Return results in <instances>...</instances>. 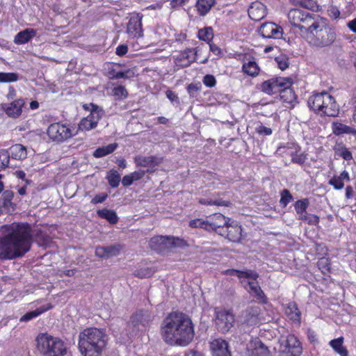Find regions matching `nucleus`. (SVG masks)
Here are the masks:
<instances>
[{
  "instance_id": "1",
  "label": "nucleus",
  "mask_w": 356,
  "mask_h": 356,
  "mask_svg": "<svg viewBox=\"0 0 356 356\" xmlns=\"http://www.w3.org/2000/svg\"><path fill=\"white\" fill-rule=\"evenodd\" d=\"M0 232L1 260L20 257L30 250L33 236L28 223L4 225L1 227Z\"/></svg>"
},
{
  "instance_id": "16",
  "label": "nucleus",
  "mask_w": 356,
  "mask_h": 356,
  "mask_svg": "<svg viewBox=\"0 0 356 356\" xmlns=\"http://www.w3.org/2000/svg\"><path fill=\"white\" fill-rule=\"evenodd\" d=\"M259 33L265 38H280L282 35V29L273 22L263 23L259 29Z\"/></svg>"
},
{
  "instance_id": "46",
  "label": "nucleus",
  "mask_w": 356,
  "mask_h": 356,
  "mask_svg": "<svg viewBox=\"0 0 356 356\" xmlns=\"http://www.w3.org/2000/svg\"><path fill=\"white\" fill-rule=\"evenodd\" d=\"M112 78L115 79H130L135 76V72L133 70L129 69L125 71L114 72H111Z\"/></svg>"
},
{
  "instance_id": "38",
  "label": "nucleus",
  "mask_w": 356,
  "mask_h": 356,
  "mask_svg": "<svg viewBox=\"0 0 356 356\" xmlns=\"http://www.w3.org/2000/svg\"><path fill=\"white\" fill-rule=\"evenodd\" d=\"M197 37L200 40L209 43L213 38V30L211 26H207L198 31Z\"/></svg>"
},
{
  "instance_id": "64",
  "label": "nucleus",
  "mask_w": 356,
  "mask_h": 356,
  "mask_svg": "<svg viewBox=\"0 0 356 356\" xmlns=\"http://www.w3.org/2000/svg\"><path fill=\"white\" fill-rule=\"evenodd\" d=\"M165 94L166 97L172 103H176L177 104L179 103L178 96L173 91L168 90Z\"/></svg>"
},
{
  "instance_id": "44",
  "label": "nucleus",
  "mask_w": 356,
  "mask_h": 356,
  "mask_svg": "<svg viewBox=\"0 0 356 356\" xmlns=\"http://www.w3.org/2000/svg\"><path fill=\"white\" fill-rule=\"evenodd\" d=\"M332 131L333 133L337 136L344 134H350L351 132V127L342 123L336 122L332 124Z\"/></svg>"
},
{
  "instance_id": "14",
  "label": "nucleus",
  "mask_w": 356,
  "mask_h": 356,
  "mask_svg": "<svg viewBox=\"0 0 356 356\" xmlns=\"http://www.w3.org/2000/svg\"><path fill=\"white\" fill-rule=\"evenodd\" d=\"M151 244H159L166 248H186L188 246V243L183 238L175 236H158L152 238Z\"/></svg>"
},
{
  "instance_id": "3",
  "label": "nucleus",
  "mask_w": 356,
  "mask_h": 356,
  "mask_svg": "<svg viewBox=\"0 0 356 356\" xmlns=\"http://www.w3.org/2000/svg\"><path fill=\"white\" fill-rule=\"evenodd\" d=\"M107 343L103 330L96 327L84 329L79 335V348L83 356H101Z\"/></svg>"
},
{
  "instance_id": "50",
  "label": "nucleus",
  "mask_w": 356,
  "mask_h": 356,
  "mask_svg": "<svg viewBox=\"0 0 356 356\" xmlns=\"http://www.w3.org/2000/svg\"><path fill=\"white\" fill-rule=\"evenodd\" d=\"M189 226L193 228H202L209 231L208 220H203L200 218L194 219L189 222Z\"/></svg>"
},
{
  "instance_id": "2",
  "label": "nucleus",
  "mask_w": 356,
  "mask_h": 356,
  "mask_svg": "<svg viewBox=\"0 0 356 356\" xmlns=\"http://www.w3.org/2000/svg\"><path fill=\"white\" fill-rule=\"evenodd\" d=\"M161 333L168 344L188 346L194 337V327L191 319L181 312H172L163 320Z\"/></svg>"
},
{
  "instance_id": "56",
  "label": "nucleus",
  "mask_w": 356,
  "mask_h": 356,
  "mask_svg": "<svg viewBox=\"0 0 356 356\" xmlns=\"http://www.w3.org/2000/svg\"><path fill=\"white\" fill-rule=\"evenodd\" d=\"M328 184L332 186L336 190H341L344 187V183L338 177L334 176L329 180Z\"/></svg>"
},
{
  "instance_id": "60",
  "label": "nucleus",
  "mask_w": 356,
  "mask_h": 356,
  "mask_svg": "<svg viewBox=\"0 0 356 356\" xmlns=\"http://www.w3.org/2000/svg\"><path fill=\"white\" fill-rule=\"evenodd\" d=\"M257 354L260 356H270V351L267 346L263 343H260L259 346L256 348Z\"/></svg>"
},
{
  "instance_id": "40",
  "label": "nucleus",
  "mask_w": 356,
  "mask_h": 356,
  "mask_svg": "<svg viewBox=\"0 0 356 356\" xmlns=\"http://www.w3.org/2000/svg\"><path fill=\"white\" fill-rule=\"evenodd\" d=\"M52 308V306L49 304L47 308L44 309H37L34 311H31L29 312L26 313L24 315H23L19 321L21 322H27L31 321V319L36 318L43 312L50 309Z\"/></svg>"
},
{
  "instance_id": "20",
  "label": "nucleus",
  "mask_w": 356,
  "mask_h": 356,
  "mask_svg": "<svg viewBox=\"0 0 356 356\" xmlns=\"http://www.w3.org/2000/svg\"><path fill=\"white\" fill-rule=\"evenodd\" d=\"M324 99H327L323 103V109L321 111V115H326L329 117L337 116L339 112V108L334 98L326 92Z\"/></svg>"
},
{
  "instance_id": "9",
  "label": "nucleus",
  "mask_w": 356,
  "mask_h": 356,
  "mask_svg": "<svg viewBox=\"0 0 356 356\" xmlns=\"http://www.w3.org/2000/svg\"><path fill=\"white\" fill-rule=\"evenodd\" d=\"M234 321V315L230 310L216 311V324L220 332L222 333L228 332L233 327Z\"/></svg>"
},
{
  "instance_id": "31",
  "label": "nucleus",
  "mask_w": 356,
  "mask_h": 356,
  "mask_svg": "<svg viewBox=\"0 0 356 356\" xmlns=\"http://www.w3.org/2000/svg\"><path fill=\"white\" fill-rule=\"evenodd\" d=\"M222 274L230 276H237L240 280L245 277H257L256 271L251 269H246L245 270H239L234 268L225 270L222 272Z\"/></svg>"
},
{
  "instance_id": "13",
  "label": "nucleus",
  "mask_w": 356,
  "mask_h": 356,
  "mask_svg": "<svg viewBox=\"0 0 356 356\" xmlns=\"http://www.w3.org/2000/svg\"><path fill=\"white\" fill-rule=\"evenodd\" d=\"M142 19L143 15L140 13H134L130 17L127 28V32L130 38H138L143 36Z\"/></svg>"
},
{
  "instance_id": "6",
  "label": "nucleus",
  "mask_w": 356,
  "mask_h": 356,
  "mask_svg": "<svg viewBox=\"0 0 356 356\" xmlns=\"http://www.w3.org/2000/svg\"><path fill=\"white\" fill-rule=\"evenodd\" d=\"M316 15L300 9H292L289 12L290 23L298 27L302 33H308L317 20Z\"/></svg>"
},
{
  "instance_id": "49",
  "label": "nucleus",
  "mask_w": 356,
  "mask_h": 356,
  "mask_svg": "<svg viewBox=\"0 0 356 356\" xmlns=\"http://www.w3.org/2000/svg\"><path fill=\"white\" fill-rule=\"evenodd\" d=\"M299 220L306 222L309 225H317L319 222L318 216L307 212L299 216Z\"/></svg>"
},
{
  "instance_id": "28",
  "label": "nucleus",
  "mask_w": 356,
  "mask_h": 356,
  "mask_svg": "<svg viewBox=\"0 0 356 356\" xmlns=\"http://www.w3.org/2000/svg\"><path fill=\"white\" fill-rule=\"evenodd\" d=\"M85 110L90 111V114L87 116L90 120H92L97 125L99 121L102 119L104 115V110L99 106L90 103V104L83 105Z\"/></svg>"
},
{
  "instance_id": "48",
  "label": "nucleus",
  "mask_w": 356,
  "mask_h": 356,
  "mask_svg": "<svg viewBox=\"0 0 356 356\" xmlns=\"http://www.w3.org/2000/svg\"><path fill=\"white\" fill-rule=\"evenodd\" d=\"M97 125L92 120H90L88 118H83L79 124V129L80 130L90 131L95 129Z\"/></svg>"
},
{
  "instance_id": "30",
  "label": "nucleus",
  "mask_w": 356,
  "mask_h": 356,
  "mask_svg": "<svg viewBox=\"0 0 356 356\" xmlns=\"http://www.w3.org/2000/svg\"><path fill=\"white\" fill-rule=\"evenodd\" d=\"M10 157L16 160H23L26 158L27 152L24 146L21 144L12 145L7 149Z\"/></svg>"
},
{
  "instance_id": "8",
  "label": "nucleus",
  "mask_w": 356,
  "mask_h": 356,
  "mask_svg": "<svg viewBox=\"0 0 356 356\" xmlns=\"http://www.w3.org/2000/svg\"><path fill=\"white\" fill-rule=\"evenodd\" d=\"M47 134L51 140L56 143L64 142L74 136L69 127L59 122L51 124Z\"/></svg>"
},
{
  "instance_id": "35",
  "label": "nucleus",
  "mask_w": 356,
  "mask_h": 356,
  "mask_svg": "<svg viewBox=\"0 0 356 356\" xmlns=\"http://www.w3.org/2000/svg\"><path fill=\"white\" fill-rule=\"evenodd\" d=\"M98 216L108 220L111 224H116L118 222L117 213L113 210L103 209L97 211Z\"/></svg>"
},
{
  "instance_id": "26",
  "label": "nucleus",
  "mask_w": 356,
  "mask_h": 356,
  "mask_svg": "<svg viewBox=\"0 0 356 356\" xmlns=\"http://www.w3.org/2000/svg\"><path fill=\"white\" fill-rule=\"evenodd\" d=\"M326 92H322L320 93L314 94L307 101L308 106L310 109L314 111L315 113L320 114L321 110L323 109V103L327 99H324L325 96Z\"/></svg>"
},
{
  "instance_id": "19",
  "label": "nucleus",
  "mask_w": 356,
  "mask_h": 356,
  "mask_svg": "<svg viewBox=\"0 0 356 356\" xmlns=\"http://www.w3.org/2000/svg\"><path fill=\"white\" fill-rule=\"evenodd\" d=\"M210 350L212 356H232L228 342L220 338L210 342Z\"/></svg>"
},
{
  "instance_id": "43",
  "label": "nucleus",
  "mask_w": 356,
  "mask_h": 356,
  "mask_svg": "<svg viewBox=\"0 0 356 356\" xmlns=\"http://www.w3.org/2000/svg\"><path fill=\"white\" fill-rule=\"evenodd\" d=\"M309 205V201L307 198L297 200L294 204V208L297 214L300 216L307 212V209Z\"/></svg>"
},
{
  "instance_id": "58",
  "label": "nucleus",
  "mask_w": 356,
  "mask_h": 356,
  "mask_svg": "<svg viewBox=\"0 0 356 356\" xmlns=\"http://www.w3.org/2000/svg\"><path fill=\"white\" fill-rule=\"evenodd\" d=\"M200 83H191L187 86V91L191 97H197V92L200 90Z\"/></svg>"
},
{
  "instance_id": "47",
  "label": "nucleus",
  "mask_w": 356,
  "mask_h": 356,
  "mask_svg": "<svg viewBox=\"0 0 356 356\" xmlns=\"http://www.w3.org/2000/svg\"><path fill=\"white\" fill-rule=\"evenodd\" d=\"M19 75L15 72H0V83H10L17 81Z\"/></svg>"
},
{
  "instance_id": "12",
  "label": "nucleus",
  "mask_w": 356,
  "mask_h": 356,
  "mask_svg": "<svg viewBox=\"0 0 356 356\" xmlns=\"http://www.w3.org/2000/svg\"><path fill=\"white\" fill-rule=\"evenodd\" d=\"M220 235L232 242L238 243L242 237L241 226L236 221L231 220L225 229L220 230Z\"/></svg>"
},
{
  "instance_id": "23",
  "label": "nucleus",
  "mask_w": 356,
  "mask_h": 356,
  "mask_svg": "<svg viewBox=\"0 0 356 356\" xmlns=\"http://www.w3.org/2000/svg\"><path fill=\"white\" fill-rule=\"evenodd\" d=\"M260 309L258 307H248L241 315V322L250 326L257 324Z\"/></svg>"
},
{
  "instance_id": "42",
  "label": "nucleus",
  "mask_w": 356,
  "mask_h": 356,
  "mask_svg": "<svg viewBox=\"0 0 356 356\" xmlns=\"http://www.w3.org/2000/svg\"><path fill=\"white\" fill-rule=\"evenodd\" d=\"M106 179L112 188H117L120 182V175L117 170H111L108 172Z\"/></svg>"
},
{
  "instance_id": "59",
  "label": "nucleus",
  "mask_w": 356,
  "mask_h": 356,
  "mask_svg": "<svg viewBox=\"0 0 356 356\" xmlns=\"http://www.w3.org/2000/svg\"><path fill=\"white\" fill-rule=\"evenodd\" d=\"M327 15L332 19H337L340 16V11L335 6H330L327 9Z\"/></svg>"
},
{
  "instance_id": "55",
  "label": "nucleus",
  "mask_w": 356,
  "mask_h": 356,
  "mask_svg": "<svg viewBox=\"0 0 356 356\" xmlns=\"http://www.w3.org/2000/svg\"><path fill=\"white\" fill-rule=\"evenodd\" d=\"M113 95L118 99L126 98L128 92L126 88L122 86H118L113 89Z\"/></svg>"
},
{
  "instance_id": "34",
  "label": "nucleus",
  "mask_w": 356,
  "mask_h": 356,
  "mask_svg": "<svg viewBox=\"0 0 356 356\" xmlns=\"http://www.w3.org/2000/svg\"><path fill=\"white\" fill-rule=\"evenodd\" d=\"M285 314L293 321L299 323L300 321V312L297 305L292 302H289L285 308Z\"/></svg>"
},
{
  "instance_id": "37",
  "label": "nucleus",
  "mask_w": 356,
  "mask_h": 356,
  "mask_svg": "<svg viewBox=\"0 0 356 356\" xmlns=\"http://www.w3.org/2000/svg\"><path fill=\"white\" fill-rule=\"evenodd\" d=\"M118 147L117 143L109 144L106 146L98 147L94 152L93 156L95 158H101L109 154L113 153Z\"/></svg>"
},
{
  "instance_id": "51",
  "label": "nucleus",
  "mask_w": 356,
  "mask_h": 356,
  "mask_svg": "<svg viewBox=\"0 0 356 356\" xmlns=\"http://www.w3.org/2000/svg\"><path fill=\"white\" fill-rule=\"evenodd\" d=\"M154 273L152 268L148 267L142 268L134 271V274L139 278H145L151 277Z\"/></svg>"
},
{
  "instance_id": "27",
  "label": "nucleus",
  "mask_w": 356,
  "mask_h": 356,
  "mask_svg": "<svg viewBox=\"0 0 356 356\" xmlns=\"http://www.w3.org/2000/svg\"><path fill=\"white\" fill-rule=\"evenodd\" d=\"M266 15V6L261 2L252 3L248 9V15L254 21L262 19Z\"/></svg>"
},
{
  "instance_id": "29",
  "label": "nucleus",
  "mask_w": 356,
  "mask_h": 356,
  "mask_svg": "<svg viewBox=\"0 0 356 356\" xmlns=\"http://www.w3.org/2000/svg\"><path fill=\"white\" fill-rule=\"evenodd\" d=\"M37 31L33 29H26L19 32L14 38V42L17 44H23L29 42L36 35Z\"/></svg>"
},
{
  "instance_id": "32",
  "label": "nucleus",
  "mask_w": 356,
  "mask_h": 356,
  "mask_svg": "<svg viewBox=\"0 0 356 356\" xmlns=\"http://www.w3.org/2000/svg\"><path fill=\"white\" fill-rule=\"evenodd\" d=\"M216 0H197L195 7L200 16H205L215 5Z\"/></svg>"
},
{
  "instance_id": "5",
  "label": "nucleus",
  "mask_w": 356,
  "mask_h": 356,
  "mask_svg": "<svg viewBox=\"0 0 356 356\" xmlns=\"http://www.w3.org/2000/svg\"><path fill=\"white\" fill-rule=\"evenodd\" d=\"M37 349L43 356H63L66 347L63 341L47 333H40L36 338Z\"/></svg>"
},
{
  "instance_id": "15",
  "label": "nucleus",
  "mask_w": 356,
  "mask_h": 356,
  "mask_svg": "<svg viewBox=\"0 0 356 356\" xmlns=\"http://www.w3.org/2000/svg\"><path fill=\"white\" fill-rule=\"evenodd\" d=\"M197 48H187L175 56V63L180 67H187L196 60Z\"/></svg>"
},
{
  "instance_id": "18",
  "label": "nucleus",
  "mask_w": 356,
  "mask_h": 356,
  "mask_svg": "<svg viewBox=\"0 0 356 356\" xmlns=\"http://www.w3.org/2000/svg\"><path fill=\"white\" fill-rule=\"evenodd\" d=\"M286 81V77H275L262 83L261 89V90L268 95H273L278 93L280 91L282 86H284Z\"/></svg>"
},
{
  "instance_id": "24",
  "label": "nucleus",
  "mask_w": 356,
  "mask_h": 356,
  "mask_svg": "<svg viewBox=\"0 0 356 356\" xmlns=\"http://www.w3.org/2000/svg\"><path fill=\"white\" fill-rule=\"evenodd\" d=\"M287 151V154L291 156L293 163L302 165L307 160V154L301 152V148L298 145L292 144L291 147H288Z\"/></svg>"
},
{
  "instance_id": "52",
  "label": "nucleus",
  "mask_w": 356,
  "mask_h": 356,
  "mask_svg": "<svg viewBox=\"0 0 356 356\" xmlns=\"http://www.w3.org/2000/svg\"><path fill=\"white\" fill-rule=\"evenodd\" d=\"M106 258L118 255L121 250V246L118 244H114L105 246Z\"/></svg>"
},
{
  "instance_id": "45",
  "label": "nucleus",
  "mask_w": 356,
  "mask_h": 356,
  "mask_svg": "<svg viewBox=\"0 0 356 356\" xmlns=\"http://www.w3.org/2000/svg\"><path fill=\"white\" fill-rule=\"evenodd\" d=\"M280 204L282 208L286 207L293 200V195L288 189H284L280 193Z\"/></svg>"
},
{
  "instance_id": "21",
  "label": "nucleus",
  "mask_w": 356,
  "mask_h": 356,
  "mask_svg": "<svg viewBox=\"0 0 356 356\" xmlns=\"http://www.w3.org/2000/svg\"><path fill=\"white\" fill-rule=\"evenodd\" d=\"M231 221L221 213H216L208 220L209 231H214L220 234V230L225 229V226Z\"/></svg>"
},
{
  "instance_id": "41",
  "label": "nucleus",
  "mask_w": 356,
  "mask_h": 356,
  "mask_svg": "<svg viewBox=\"0 0 356 356\" xmlns=\"http://www.w3.org/2000/svg\"><path fill=\"white\" fill-rule=\"evenodd\" d=\"M336 155L343 158L346 161H350L353 159V154L344 145H339L334 148Z\"/></svg>"
},
{
  "instance_id": "22",
  "label": "nucleus",
  "mask_w": 356,
  "mask_h": 356,
  "mask_svg": "<svg viewBox=\"0 0 356 356\" xmlns=\"http://www.w3.org/2000/svg\"><path fill=\"white\" fill-rule=\"evenodd\" d=\"M283 83H284V86H282L280 91L278 92V93H280V98L284 102L293 104L296 100V95L291 88L293 83L292 79L286 77V81Z\"/></svg>"
},
{
  "instance_id": "61",
  "label": "nucleus",
  "mask_w": 356,
  "mask_h": 356,
  "mask_svg": "<svg viewBox=\"0 0 356 356\" xmlns=\"http://www.w3.org/2000/svg\"><path fill=\"white\" fill-rule=\"evenodd\" d=\"M256 130L259 135L262 136H270L272 134V129L270 128L266 127L262 124L259 125L256 128Z\"/></svg>"
},
{
  "instance_id": "36",
  "label": "nucleus",
  "mask_w": 356,
  "mask_h": 356,
  "mask_svg": "<svg viewBox=\"0 0 356 356\" xmlns=\"http://www.w3.org/2000/svg\"><path fill=\"white\" fill-rule=\"evenodd\" d=\"M148 317L149 314L147 312L140 311L132 316L131 322L134 326L141 325L145 327L148 324Z\"/></svg>"
},
{
  "instance_id": "39",
  "label": "nucleus",
  "mask_w": 356,
  "mask_h": 356,
  "mask_svg": "<svg viewBox=\"0 0 356 356\" xmlns=\"http://www.w3.org/2000/svg\"><path fill=\"white\" fill-rule=\"evenodd\" d=\"M242 68L245 74L251 76H257L259 71V68L255 61L245 63Z\"/></svg>"
},
{
  "instance_id": "7",
  "label": "nucleus",
  "mask_w": 356,
  "mask_h": 356,
  "mask_svg": "<svg viewBox=\"0 0 356 356\" xmlns=\"http://www.w3.org/2000/svg\"><path fill=\"white\" fill-rule=\"evenodd\" d=\"M302 347L300 341L293 334H289L280 341L278 356H300Z\"/></svg>"
},
{
  "instance_id": "62",
  "label": "nucleus",
  "mask_w": 356,
  "mask_h": 356,
  "mask_svg": "<svg viewBox=\"0 0 356 356\" xmlns=\"http://www.w3.org/2000/svg\"><path fill=\"white\" fill-rule=\"evenodd\" d=\"M300 6L312 10L316 6V1L314 0H300Z\"/></svg>"
},
{
  "instance_id": "11",
  "label": "nucleus",
  "mask_w": 356,
  "mask_h": 356,
  "mask_svg": "<svg viewBox=\"0 0 356 356\" xmlns=\"http://www.w3.org/2000/svg\"><path fill=\"white\" fill-rule=\"evenodd\" d=\"M134 162L137 166L147 168L146 173L154 172L163 162V157L159 156H136Z\"/></svg>"
},
{
  "instance_id": "53",
  "label": "nucleus",
  "mask_w": 356,
  "mask_h": 356,
  "mask_svg": "<svg viewBox=\"0 0 356 356\" xmlns=\"http://www.w3.org/2000/svg\"><path fill=\"white\" fill-rule=\"evenodd\" d=\"M10 155L7 149H0V168H5L8 166Z\"/></svg>"
},
{
  "instance_id": "54",
  "label": "nucleus",
  "mask_w": 356,
  "mask_h": 356,
  "mask_svg": "<svg viewBox=\"0 0 356 356\" xmlns=\"http://www.w3.org/2000/svg\"><path fill=\"white\" fill-rule=\"evenodd\" d=\"M275 61L277 62L279 68L282 70H284L289 67V58L285 55H280V56L276 57Z\"/></svg>"
},
{
  "instance_id": "63",
  "label": "nucleus",
  "mask_w": 356,
  "mask_h": 356,
  "mask_svg": "<svg viewBox=\"0 0 356 356\" xmlns=\"http://www.w3.org/2000/svg\"><path fill=\"white\" fill-rule=\"evenodd\" d=\"M108 197L106 193H102L101 195H96L91 200V203L93 204H96L98 203L104 202Z\"/></svg>"
},
{
  "instance_id": "57",
  "label": "nucleus",
  "mask_w": 356,
  "mask_h": 356,
  "mask_svg": "<svg viewBox=\"0 0 356 356\" xmlns=\"http://www.w3.org/2000/svg\"><path fill=\"white\" fill-rule=\"evenodd\" d=\"M202 82L207 87L213 88L216 84V79L213 75L207 74L203 77Z\"/></svg>"
},
{
  "instance_id": "33",
  "label": "nucleus",
  "mask_w": 356,
  "mask_h": 356,
  "mask_svg": "<svg viewBox=\"0 0 356 356\" xmlns=\"http://www.w3.org/2000/svg\"><path fill=\"white\" fill-rule=\"evenodd\" d=\"M343 337H340L337 339L331 340L329 342V344L332 348L340 356H348V351L347 348L343 345Z\"/></svg>"
},
{
  "instance_id": "17",
  "label": "nucleus",
  "mask_w": 356,
  "mask_h": 356,
  "mask_svg": "<svg viewBox=\"0 0 356 356\" xmlns=\"http://www.w3.org/2000/svg\"><path fill=\"white\" fill-rule=\"evenodd\" d=\"M25 102L22 98L15 99L11 103L1 104V109L10 118H17L22 113V107Z\"/></svg>"
},
{
  "instance_id": "4",
  "label": "nucleus",
  "mask_w": 356,
  "mask_h": 356,
  "mask_svg": "<svg viewBox=\"0 0 356 356\" xmlns=\"http://www.w3.org/2000/svg\"><path fill=\"white\" fill-rule=\"evenodd\" d=\"M307 34L312 36L311 42L313 44L320 47L331 45L336 39L334 30L326 24L323 18L320 17H317V20Z\"/></svg>"
},
{
  "instance_id": "25",
  "label": "nucleus",
  "mask_w": 356,
  "mask_h": 356,
  "mask_svg": "<svg viewBox=\"0 0 356 356\" xmlns=\"http://www.w3.org/2000/svg\"><path fill=\"white\" fill-rule=\"evenodd\" d=\"M14 193L12 191H4L0 198V207L7 213L13 212L16 209V204L13 202Z\"/></svg>"
},
{
  "instance_id": "10",
  "label": "nucleus",
  "mask_w": 356,
  "mask_h": 356,
  "mask_svg": "<svg viewBox=\"0 0 356 356\" xmlns=\"http://www.w3.org/2000/svg\"><path fill=\"white\" fill-rule=\"evenodd\" d=\"M257 277L255 278L253 277H245V279H248V281L244 283L243 287L244 289L252 296H254L259 302L266 304L267 303L268 299L266 296L264 292L261 289V286L259 284L257 279L259 277V274L256 271Z\"/></svg>"
}]
</instances>
